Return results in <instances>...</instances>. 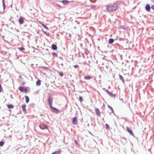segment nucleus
I'll use <instances>...</instances> for the list:
<instances>
[{"label": "nucleus", "instance_id": "nucleus-1", "mask_svg": "<svg viewBox=\"0 0 154 154\" xmlns=\"http://www.w3.org/2000/svg\"><path fill=\"white\" fill-rule=\"evenodd\" d=\"M53 101V98H52L50 97H49L48 98V104L50 106V108L51 109V111L54 113H58L59 112V110L56 108L53 107L52 106Z\"/></svg>", "mask_w": 154, "mask_h": 154}, {"label": "nucleus", "instance_id": "nucleus-2", "mask_svg": "<svg viewBox=\"0 0 154 154\" xmlns=\"http://www.w3.org/2000/svg\"><path fill=\"white\" fill-rule=\"evenodd\" d=\"M118 6V4L117 2H116L113 4L106 6V8L109 12H111L116 11L117 8Z\"/></svg>", "mask_w": 154, "mask_h": 154}, {"label": "nucleus", "instance_id": "nucleus-3", "mask_svg": "<svg viewBox=\"0 0 154 154\" xmlns=\"http://www.w3.org/2000/svg\"><path fill=\"white\" fill-rule=\"evenodd\" d=\"M39 128L42 130L47 129L49 131L47 125L43 123H41L39 125Z\"/></svg>", "mask_w": 154, "mask_h": 154}, {"label": "nucleus", "instance_id": "nucleus-4", "mask_svg": "<svg viewBox=\"0 0 154 154\" xmlns=\"http://www.w3.org/2000/svg\"><path fill=\"white\" fill-rule=\"evenodd\" d=\"M103 89L105 90L106 93L108 94L110 97H114V98L115 97L116 95V94H113L112 93L110 92L108 90H106L105 88H103Z\"/></svg>", "mask_w": 154, "mask_h": 154}, {"label": "nucleus", "instance_id": "nucleus-5", "mask_svg": "<svg viewBox=\"0 0 154 154\" xmlns=\"http://www.w3.org/2000/svg\"><path fill=\"white\" fill-rule=\"evenodd\" d=\"M19 90L21 91V92H26L27 91V89L26 88L20 86L18 88Z\"/></svg>", "mask_w": 154, "mask_h": 154}, {"label": "nucleus", "instance_id": "nucleus-6", "mask_svg": "<svg viewBox=\"0 0 154 154\" xmlns=\"http://www.w3.org/2000/svg\"><path fill=\"white\" fill-rule=\"evenodd\" d=\"M127 131L130 134V135H132L133 137L135 138V137L134 134L132 131L128 127H126Z\"/></svg>", "mask_w": 154, "mask_h": 154}, {"label": "nucleus", "instance_id": "nucleus-7", "mask_svg": "<svg viewBox=\"0 0 154 154\" xmlns=\"http://www.w3.org/2000/svg\"><path fill=\"white\" fill-rule=\"evenodd\" d=\"M78 120L77 117V116H75L73 118L72 120V123L74 125H76L78 123Z\"/></svg>", "mask_w": 154, "mask_h": 154}, {"label": "nucleus", "instance_id": "nucleus-8", "mask_svg": "<svg viewBox=\"0 0 154 154\" xmlns=\"http://www.w3.org/2000/svg\"><path fill=\"white\" fill-rule=\"evenodd\" d=\"M18 21L20 24H22L24 23L23 18L22 17H20L18 20Z\"/></svg>", "mask_w": 154, "mask_h": 154}, {"label": "nucleus", "instance_id": "nucleus-9", "mask_svg": "<svg viewBox=\"0 0 154 154\" xmlns=\"http://www.w3.org/2000/svg\"><path fill=\"white\" fill-rule=\"evenodd\" d=\"M145 9L148 12H149L150 10V5L147 4L145 7Z\"/></svg>", "mask_w": 154, "mask_h": 154}, {"label": "nucleus", "instance_id": "nucleus-10", "mask_svg": "<svg viewBox=\"0 0 154 154\" xmlns=\"http://www.w3.org/2000/svg\"><path fill=\"white\" fill-rule=\"evenodd\" d=\"M26 104H23V105H22V110L24 112H25L26 111Z\"/></svg>", "mask_w": 154, "mask_h": 154}, {"label": "nucleus", "instance_id": "nucleus-11", "mask_svg": "<svg viewBox=\"0 0 154 154\" xmlns=\"http://www.w3.org/2000/svg\"><path fill=\"white\" fill-rule=\"evenodd\" d=\"M95 111L98 116H100V113L99 109L98 108L95 109Z\"/></svg>", "mask_w": 154, "mask_h": 154}, {"label": "nucleus", "instance_id": "nucleus-12", "mask_svg": "<svg viewBox=\"0 0 154 154\" xmlns=\"http://www.w3.org/2000/svg\"><path fill=\"white\" fill-rule=\"evenodd\" d=\"M51 48L54 50H56L57 49V47L55 45L53 44L51 45Z\"/></svg>", "mask_w": 154, "mask_h": 154}, {"label": "nucleus", "instance_id": "nucleus-13", "mask_svg": "<svg viewBox=\"0 0 154 154\" xmlns=\"http://www.w3.org/2000/svg\"><path fill=\"white\" fill-rule=\"evenodd\" d=\"M36 85L37 86H40L41 85V80H38L36 82Z\"/></svg>", "mask_w": 154, "mask_h": 154}, {"label": "nucleus", "instance_id": "nucleus-14", "mask_svg": "<svg viewBox=\"0 0 154 154\" xmlns=\"http://www.w3.org/2000/svg\"><path fill=\"white\" fill-rule=\"evenodd\" d=\"M120 79L122 82L123 83H124L125 80L123 76L120 75H119Z\"/></svg>", "mask_w": 154, "mask_h": 154}, {"label": "nucleus", "instance_id": "nucleus-15", "mask_svg": "<svg viewBox=\"0 0 154 154\" xmlns=\"http://www.w3.org/2000/svg\"><path fill=\"white\" fill-rule=\"evenodd\" d=\"M26 102V103H28L29 101V98L27 96H26L25 97Z\"/></svg>", "mask_w": 154, "mask_h": 154}, {"label": "nucleus", "instance_id": "nucleus-16", "mask_svg": "<svg viewBox=\"0 0 154 154\" xmlns=\"http://www.w3.org/2000/svg\"><path fill=\"white\" fill-rule=\"evenodd\" d=\"M114 42V40L112 38H110L109 40V43L110 44H112Z\"/></svg>", "mask_w": 154, "mask_h": 154}, {"label": "nucleus", "instance_id": "nucleus-17", "mask_svg": "<svg viewBox=\"0 0 154 154\" xmlns=\"http://www.w3.org/2000/svg\"><path fill=\"white\" fill-rule=\"evenodd\" d=\"M108 107L109 108L110 110H111V112L113 113H114V110L112 108V107L110 105H108Z\"/></svg>", "mask_w": 154, "mask_h": 154}, {"label": "nucleus", "instance_id": "nucleus-18", "mask_svg": "<svg viewBox=\"0 0 154 154\" xmlns=\"http://www.w3.org/2000/svg\"><path fill=\"white\" fill-rule=\"evenodd\" d=\"M60 150H58L53 152L51 154H60Z\"/></svg>", "mask_w": 154, "mask_h": 154}, {"label": "nucleus", "instance_id": "nucleus-19", "mask_svg": "<svg viewBox=\"0 0 154 154\" xmlns=\"http://www.w3.org/2000/svg\"><path fill=\"white\" fill-rule=\"evenodd\" d=\"M62 2L63 4L66 5L69 3V2L67 0H63L62 1Z\"/></svg>", "mask_w": 154, "mask_h": 154}, {"label": "nucleus", "instance_id": "nucleus-20", "mask_svg": "<svg viewBox=\"0 0 154 154\" xmlns=\"http://www.w3.org/2000/svg\"><path fill=\"white\" fill-rule=\"evenodd\" d=\"M8 108L9 109H12L14 108V106L12 104H9L7 105Z\"/></svg>", "mask_w": 154, "mask_h": 154}, {"label": "nucleus", "instance_id": "nucleus-21", "mask_svg": "<svg viewBox=\"0 0 154 154\" xmlns=\"http://www.w3.org/2000/svg\"><path fill=\"white\" fill-rule=\"evenodd\" d=\"M85 79L86 80H89L92 78V77L90 76H85Z\"/></svg>", "mask_w": 154, "mask_h": 154}, {"label": "nucleus", "instance_id": "nucleus-22", "mask_svg": "<svg viewBox=\"0 0 154 154\" xmlns=\"http://www.w3.org/2000/svg\"><path fill=\"white\" fill-rule=\"evenodd\" d=\"M51 54L54 57H58V55L56 53H51Z\"/></svg>", "mask_w": 154, "mask_h": 154}, {"label": "nucleus", "instance_id": "nucleus-23", "mask_svg": "<svg viewBox=\"0 0 154 154\" xmlns=\"http://www.w3.org/2000/svg\"><path fill=\"white\" fill-rule=\"evenodd\" d=\"M19 50L20 51H23L25 50V48L23 47H20L18 48Z\"/></svg>", "mask_w": 154, "mask_h": 154}, {"label": "nucleus", "instance_id": "nucleus-24", "mask_svg": "<svg viewBox=\"0 0 154 154\" xmlns=\"http://www.w3.org/2000/svg\"><path fill=\"white\" fill-rule=\"evenodd\" d=\"M106 128L107 130H109L110 129L109 126V125L107 124H106Z\"/></svg>", "mask_w": 154, "mask_h": 154}, {"label": "nucleus", "instance_id": "nucleus-25", "mask_svg": "<svg viewBox=\"0 0 154 154\" xmlns=\"http://www.w3.org/2000/svg\"><path fill=\"white\" fill-rule=\"evenodd\" d=\"M30 107L34 108L35 106V104L33 103H31L30 104Z\"/></svg>", "mask_w": 154, "mask_h": 154}, {"label": "nucleus", "instance_id": "nucleus-26", "mask_svg": "<svg viewBox=\"0 0 154 154\" xmlns=\"http://www.w3.org/2000/svg\"><path fill=\"white\" fill-rule=\"evenodd\" d=\"M42 25L45 28L47 29L48 30L49 29L46 26H45V25H44V24L42 23Z\"/></svg>", "mask_w": 154, "mask_h": 154}, {"label": "nucleus", "instance_id": "nucleus-27", "mask_svg": "<svg viewBox=\"0 0 154 154\" xmlns=\"http://www.w3.org/2000/svg\"><path fill=\"white\" fill-rule=\"evenodd\" d=\"M4 142L2 141H1L0 142V146H3L4 144Z\"/></svg>", "mask_w": 154, "mask_h": 154}, {"label": "nucleus", "instance_id": "nucleus-28", "mask_svg": "<svg viewBox=\"0 0 154 154\" xmlns=\"http://www.w3.org/2000/svg\"><path fill=\"white\" fill-rule=\"evenodd\" d=\"M59 75L61 77H62L63 75V72H60L59 73Z\"/></svg>", "mask_w": 154, "mask_h": 154}, {"label": "nucleus", "instance_id": "nucleus-29", "mask_svg": "<svg viewBox=\"0 0 154 154\" xmlns=\"http://www.w3.org/2000/svg\"><path fill=\"white\" fill-rule=\"evenodd\" d=\"M2 4H3L4 9L5 8V4L4 3V0H2Z\"/></svg>", "mask_w": 154, "mask_h": 154}, {"label": "nucleus", "instance_id": "nucleus-30", "mask_svg": "<svg viewBox=\"0 0 154 154\" xmlns=\"http://www.w3.org/2000/svg\"><path fill=\"white\" fill-rule=\"evenodd\" d=\"M90 7L92 9H94L96 7V6L95 5H91L90 6Z\"/></svg>", "mask_w": 154, "mask_h": 154}, {"label": "nucleus", "instance_id": "nucleus-31", "mask_svg": "<svg viewBox=\"0 0 154 154\" xmlns=\"http://www.w3.org/2000/svg\"><path fill=\"white\" fill-rule=\"evenodd\" d=\"M79 100L80 102H82L83 100V99L81 97H79Z\"/></svg>", "mask_w": 154, "mask_h": 154}, {"label": "nucleus", "instance_id": "nucleus-32", "mask_svg": "<svg viewBox=\"0 0 154 154\" xmlns=\"http://www.w3.org/2000/svg\"><path fill=\"white\" fill-rule=\"evenodd\" d=\"M89 53V51L88 50H85V53L87 55L88 54V53Z\"/></svg>", "mask_w": 154, "mask_h": 154}, {"label": "nucleus", "instance_id": "nucleus-33", "mask_svg": "<svg viewBox=\"0 0 154 154\" xmlns=\"http://www.w3.org/2000/svg\"><path fill=\"white\" fill-rule=\"evenodd\" d=\"M44 32V33L46 34L48 36L49 35V33H47L46 32L43 31Z\"/></svg>", "mask_w": 154, "mask_h": 154}, {"label": "nucleus", "instance_id": "nucleus-34", "mask_svg": "<svg viewBox=\"0 0 154 154\" xmlns=\"http://www.w3.org/2000/svg\"><path fill=\"white\" fill-rule=\"evenodd\" d=\"M74 67L75 69H77L79 68V66L78 65H75L74 66Z\"/></svg>", "mask_w": 154, "mask_h": 154}, {"label": "nucleus", "instance_id": "nucleus-35", "mask_svg": "<svg viewBox=\"0 0 154 154\" xmlns=\"http://www.w3.org/2000/svg\"><path fill=\"white\" fill-rule=\"evenodd\" d=\"M2 90V85L0 83V93L1 92V90Z\"/></svg>", "mask_w": 154, "mask_h": 154}, {"label": "nucleus", "instance_id": "nucleus-36", "mask_svg": "<svg viewBox=\"0 0 154 154\" xmlns=\"http://www.w3.org/2000/svg\"><path fill=\"white\" fill-rule=\"evenodd\" d=\"M74 143L75 144H76V145H78V142L76 140H74Z\"/></svg>", "mask_w": 154, "mask_h": 154}, {"label": "nucleus", "instance_id": "nucleus-37", "mask_svg": "<svg viewBox=\"0 0 154 154\" xmlns=\"http://www.w3.org/2000/svg\"><path fill=\"white\" fill-rule=\"evenodd\" d=\"M151 8L152 9L154 10V5H152L151 7Z\"/></svg>", "mask_w": 154, "mask_h": 154}, {"label": "nucleus", "instance_id": "nucleus-38", "mask_svg": "<svg viewBox=\"0 0 154 154\" xmlns=\"http://www.w3.org/2000/svg\"><path fill=\"white\" fill-rule=\"evenodd\" d=\"M90 1L91 2H93V3H95V2H96V0H95V1H94V2H93V1H91V0H90Z\"/></svg>", "mask_w": 154, "mask_h": 154}, {"label": "nucleus", "instance_id": "nucleus-39", "mask_svg": "<svg viewBox=\"0 0 154 154\" xmlns=\"http://www.w3.org/2000/svg\"><path fill=\"white\" fill-rule=\"evenodd\" d=\"M80 46H81V48L83 46H82V44H80Z\"/></svg>", "mask_w": 154, "mask_h": 154}, {"label": "nucleus", "instance_id": "nucleus-40", "mask_svg": "<svg viewBox=\"0 0 154 154\" xmlns=\"http://www.w3.org/2000/svg\"><path fill=\"white\" fill-rule=\"evenodd\" d=\"M42 68L43 69H46V67L45 66H43L42 67Z\"/></svg>", "mask_w": 154, "mask_h": 154}, {"label": "nucleus", "instance_id": "nucleus-41", "mask_svg": "<svg viewBox=\"0 0 154 154\" xmlns=\"http://www.w3.org/2000/svg\"><path fill=\"white\" fill-rule=\"evenodd\" d=\"M60 64L62 66H63V63H61Z\"/></svg>", "mask_w": 154, "mask_h": 154}, {"label": "nucleus", "instance_id": "nucleus-42", "mask_svg": "<svg viewBox=\"0 0 154 154\" xmlns=\"http://www.w3.org/2000/svg\"><path fill=\"white\" fill-rule=\"evenodd\" d=\"M108 88H110V86H109Z\"/></svg>", "mask_w": 154, "mask_h": 154}, {"label": "nucleus", "instance_id": "nucleus-43", "mask_svg": "<svg viewBox=\"0 0 154 154\" xmlns=\"http://www.w3.org/2000/svg\"><path fill=\"white\" fill-rule=\"evenodd\" d=\"M124 139H125V140H126V138H124Z\"/></svg>", "mask_w": 154, "mask_h": 154}, {"label": "nucleus", "instance_id": "nucleus-44", "mask_svg": "<svg viewBox=\"0 0 154 154\" xmlns=\"http://www.w3.org/2000/svg\"><path fill=\"white\" fill-rule=\"evenodd\" d=\"M77 20L75 21V22H77Z\"/></svg>", "mask_w": 154, "mask_h": 154}]
</instances>
